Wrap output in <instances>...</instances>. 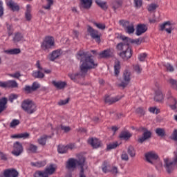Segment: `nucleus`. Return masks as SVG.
<instances>
[{
  "label": "nucleus",
  "instance_id": "nucleus-62",
  "mask_svg": "<svg viewBox=\"0 0 177 177\" xmlns=\"http://www.w3.org/2000/svg\"><path fill=\"white\" fill-rule=\"evenodd\" d=\"M61 129H62V131H64V132H70V131H71L70 127L67 126H61Z\"/></svg>",
  "mask_w": 177,
  "mask_h": 177
},
{
  "label": "nucleus",
  "instance_id": "nucleus-2",
  "mask_svg": "<svg viewBox=\"0 0 177 177\" xmlns=\"http://www.w3.org/2000/svg\"><path fill=\"white\" fill-rule=\"evenodd\" d=\"M121 39L124 41V43H119L116 46L117 50L121 51L118 53L120 57L123 59V60H128L132 57V49L129 47V41L131 39L128 37L122 36Z\"/></svg>",
  "mask_w": 177,
  "mask_h": 177
},
{
  "label": "nucleus",
  "instance_id": "nucleus-1",
  "mask_svg": "<svg viewBox=\"0 0 177 177\" xmlns=\"http://www.w3.org/2000/svg\"><path fill=\"white\" fill-rule=\"evenodd\" d=\"M77 57L80 62H82V64L80 66V72L75 74L69 73L68 75L71 80L75 82L78 78L85 77L86 73H88V70H91V68H96V67H97V63H95L93 58H92V54L89 53V52L80 50L77 53Z\"/></svg>",
  "mask_w": 177,
  "mask_h": 177
},
{
  "label": "nucleus",
  "instance_id": "nucleus-24",
  "mask_svg": "<svg viewBox=\"0 0 177 177\" xmlns=\"http://www.w3.org/2000/svg\"><path fill=\"white\" fill-rule=\"evenodd\" d=\"M23 39H24V35L20 32H17L15 33L12 41L14 44H16L17 42H20V41H23Z\"/></svg>",
  "mask_w": 177,
  "mask_h": 177
},
{
  "label": "nucleus",
  "instance_id": "nucleus-55",
  "mask_svg": "<svg viewBox=\"0 0 177 177\" xmlns=\"http://www.w3.org/2000/svg\"><path fill=\"white\" fill-rule=\"evenodd\" d=\"M93 24L100 30H104V28H106V25H104V24H97L96 22H94Z\"/></svg>",
  "mask_w": 177,
  "mask_h": 177
},
{
  "label": "nucleus",
  "instance_id": "nucleus-7",
  "mask_svg": "<svg viewBox=\"0 0 177 177\" xmlns=\"http://www.w3.org/2000/svg\"><path fill=\"white\" fill-rule=\"evenodd\" d=\"M145 158L147 162L151 164V165H157L156 162H160V158L158 155L154 151H149L145 153Z\"/></svg>",
  "mask_w": 177,
  "mask_h": 177
},
{
  "label": "nucleus",
  "instance_id": "nucleus-32",
  "mask_svg": "<svg viewBox=\"0 0 177 177\" xmlns=\"http://www.w3.org/2000/svg\"><path fill=\"white\" fill-rule=\"evenodd\" d=\"M19 84L15 80H8L7 81V88H18Z\"/></svg>",
  "mask_w": 177,
  "mask_h": 177
},
{
  "label": "nucleus",
  "instance_id": "nucleus-43",
  "mask_svg": "<svg viewBox=\"0 0 177 177\" xmlns=\"http://www.w3.org/2000/svg\"><path fill=\"white\" fill-rule=\"evenodd\" d=\"M32 167H37V168H41V167H45L46 163L45 162H31Z\"/></svg>",
  "mask_w": 177,
  "mask_h": 177
},
{
  "label": "nucleus",
  "instance_id": "nucleus-26",
  "mask_svg": "<svg viewBox=\"0 0 177 177\" xmlns=\"http://www.w3.org/2000/svg\"><path fill=\"white\" fill-rule=\"evenodd\" d=\"M131 136L132 134H131V133H129L128 131H122L119 135L120 139L123 140H128V139H129Z\"/></svg>",
  "mask_w": 177,
  "mask_h": 177
},
{
  "label": "nucleus",
  "instance_id": "nucleus-48",
  "mask_svg": "<svg viewBox=\"0 0 177 177\" xmlns=\"http://www.w3.org/2000/svg\"><path fill=\"white\" fill-rule=\"evenodd\" d=\"M19 124H20V120H19L17 119H14L10 122V128H16V127H17V125H19Z\"/></svg>",
  "mask_w": 177,
  "mask_h": 177
},
{
  "label": "nucleus",
  "instance_id": "nucleus-3",
  "mask_svg": "<svg viewBox=\"0 0 177 177\" xmlns=\"http://www.w3.org/2000/svg\"><path fill=\"white\" fill-rule=\"evenodd\" d=\"M85 157L82 155H79L77 156V159L70 158L66 162V169L69 171V172H73L77 167H80L81 169H84V167H85Z\"/></svg>",
  "mask_w": 177,
  "mask_h": 177
},
{
  "label": "nucleus",
  "instance_id": "nucleus-36",
  "mask_svg": "<svg viewBox=\"0 0 177 177\" xmlns=\"http://www.w3.org/2000/svg\"><path fill=\"white\" fill-rule=\"evenodd\" d=\"M127 153L132 158H133V157L136 156V151H135V148L131 145L129 146L127 149Z\"/></svg>",
  "mask_w": 177,
  "mask_h": 177
},
{
  "label": "nucleus",
  "instance_id": "nucleus-63",
  "mask_svg": "<svg viewBox=\"0 0 177 177\" xmlns=\"http://www.w3.org/2000/svg\"><path fill=\"white\" fill-rule=\"evenodd\" d=\"M0 88H8V82L0 81Z\"/></svg>",
  "mask_w": 177,
  "mask_h": 177
},
{
  "label": "nucleus",
  "instance_id": "nucleus-57",
  "mask_svg": "<svg viewBox=\"0 0 177 177\" xmlns=\"http://www.w3.org/2000/svg\"><path fill=\"white\" fill-rule=\"evenodd\" d=\"M21 139H28L30 138V133L25 132L19 133Z\"/></svg>",
  "mask_w": 177,
  "mask_h": 177
},
{
  "label": "nucleus",
  "instance_id": "nucleus-14",
  "mask_svg": "<svg viewBox=\"0 0 177 177\" xmlns=\"http://www.w3.org/2000/svg\"><path fill=\"white\" fill-rule=\"evenodd\" d=\"M147 31V26L145 24H138L136 27V35L140 37L142 34H145Z\"/></svg>",
  "mask_w": 177,
  "mask_h": 177
},
{
  "label": "nucleus",
  "instance_id": "nucleus-21",
  "mask_svg": "<svg viewBox=\"0 0 177 177\" xmlns=\"http://www.w3.org/2000/svg\"><path fill=\"white\" fill-rule=\"evenodd\" d=\"M60 57V50H53L50 54L48 55V59L50 62H55L56 59H59Z\"/></svg>",
  "mask_w": 177,
  "mask_h": 177
},
{
  "label": "nucleus",
  "instance_id": "nucleus-47",
  "mask_svg": "<svg viewBox=\"0 0 177 177\" xmlns=\"http://www.w3.org/2000/svg\"><path fill=\"white\" fill-rule=\"evenodd\" d=\"M118 146L119 145H118V142H117L111 143L107 146V150H113V149H117Z\"/></svg>",
  "mask_w": 177,
  "mask_h": 177
},
{
  "label": "nucleus",
  "instance_id": "nucleus-38",
  "mask_svg": "<svg viewBox=\"0 0 177 177\" xmlns=\"http://www.w3.org/2000/svg\"><path fill=\"white\" fill-rule=\"evenodd\" d=\"M46 139H48V136H43L37 140V142L39 145L45 146V145H46Z\"/></svg>",
  "mask_w": 177,
  "mask_h": 177
},
{
  "label": "nucleus",
  "instance_id": "nucleus-29",
  "mask_svg": "<svg viewBox=\"0 0 177 177\" xmlns=\"http://www.w3.org/2000/svg\"><path fill=\"white\" fill-rule=\"evenodd\" d=\"M55 171H56V169L53 167V165H50L49 167L46 168L44 172V174H46L48 177H49V175H53V174H55Z\"/></svg>",
  "mask_w": 177,
  "mask_h": 177
},
{
  "label": "nucleus",
  "instance_id": "nucleus-34",
  "mask_svg": "<svg viewBox=\"0 0 177 177\" xmlns=\"http://www.w3.org/2000/svg\"><path fill=\"white\" fill-rule=\"evenodd\" d=\"M167 99H169L170 102H173V104H170V108L171 109V110H176V108H177V101H176V99L174 98L171 95L167 97Z\"/></svg>",
  "mask_w": 177,
  "mask_h": 177
},
{
  "label": "nucleus",
  "instance_id": "nucleus-8",
  "mask_svg": "<svg viewBox=\"0 0 177 177\" xmlns=\"http://www.w3.org/2000/svg\"><path fill=\"white\" fill-rule=\"evenodd\" d=\"M159 31H166L167 34H171L175 30V24L171 21H167L159 25Z\"/></svg>",
  "mask_w": 177,
  "mask_h": 177
},
{
  "label": "nucleus",
  "instance_id": "nucleus-11",
  "mask_svg": "<svg viewBox=\"0 0 177 177\" xmlns=\"http://www.w3.org/2000/svg\"><path fill=\"white\" fill-rule=\"evenodd\" d=\"M21 153H23V145H21V143L19 142H15L13 145V150L12 151V154L16 157H18V156L21 154Z\"/></svg>",
  "mask_w": 177,
  "mask_h": 177
},
{
  "label": "nucleus",
  "instance_id": "nucleus-22",
  "mask_svg": "<svg viewBox=\"0 0 177 177\" xmlns=\"http://www.w3.org/2000/svg\"><path fill=\"white\" fill-rule=\"evenodd\" d=\"M151 138V132L149 130H147L145 131L142 134V137H140L138 139L139 143H143L145 140H147V139H150Z\"/></svg>",
  "mask_w": 177,
  "mask_h": 177
},
{
  "label": "nucleus",
  "instance_id": "nucleus-39",
  "mask_svg": "<svg viewBox=\"0 0 177 177\" xmlns=\"http://www.w3.org/2000/svg\"><path fill=\"white\" fill-rule=\"evenodd\" d=\"M34 78H44L45 75L41 72V71H34L32 74Z\"/></svg>",
  "mask_w": 177,
  "mask_h": 177
},
{
  "label": "nucleus",
  "instance_id": "nucleus-56",
  "mask_svg": "<svg viewBox=\"0 0 177 177\" xmlns=\"http://www.w3.org/2000/svg\"><path fill=\"white\" fill-rule=\"evenodd\" d=\"M8 32V36L10 37V35H13V30H12V26L11 25L8 24V23L6 24Z\"/></svg>",
  "mask_w": 177,
  "mask_h": 177
},
{
  "label": "nucleus",
  "instance_id": "nucleus-53",
  "mask_svg": "<svg viewBox=\"0 0 177 177\" xmlns=\"http://www.w3.org/2000/svg\"><path fill=\"white\" fill-rule=\"evenodd\" d=\"M19 96L17 94H11L8 97V100L10 103H13V100H16Z\"/></svg>",
  "mask_w": 177,
  "mask_h": 177
},
{
  "label": "nucleus",
  "instance_id": "nucleus-25",
  "mask_svg": "<svg viewBox=\"0 0 177 177\" xmlns=\"http://www.w3.org/2000/svg\"><path fill=\"white\" fill-rule=\"evenodd\" d=\"M6 104H8V98L2 97L0 99V114L6 110Z\"/></svg>",
  "mask_w": 177,
  "mask_h": 177
},
{
  "label": "nucleus",
  "instance_id": "nucleus-42",
  "mask_svg": "<svg viewBox=\"0 0 177 177\" xmlns=\"http://www.w3.org/2000/svg\"><path fill=\"white\" fill-rule=\"evenodd\" d=\"M157 8H158V5L154 3H152L148 6L147 10H148V12H154V10L157 9Z\"/></svg>",
  "mask_w": 177,
  "mask_h": 177
},
{
  "label": "nucleus",
  "instance_id": "nucleus-23",
  "mask_svg": "<svg viewBox=\"0 0 177 177\" xmlns=\"http://www.w3.org/2000/svg\"><path fill=\"white\" fill-rule=\"evenodd\" d=\"M31 10H32V7L31 5L28 4L26 6V10L25 12V18L27 21H30L31 19H32V16L31 15Z\"/></svg>",
  "mask_w": 177,
  "mask_h": 177
},
{
  "label": "nucleus",
  "instance_id": "nucleus-28",
  "mask_svg": "<svg viewBox=\"0 0 177 177\" xmlns=\"http://www.w3.org/2000/svg\"><path fill=\"white\" fill-rule=\"evenodd\" d=\"M154 100L155 102H158L159 103H161V102L164 100V95H162V93L160 91H156Z\"/></svg>",
  "mask_w": 177,
  "mask_h": 177
},
{
  "label": "nucleus",
  "instance_id": "nucleus-9",
  "mask_svg": "<svg viewBox=\"0 0 177 177\" xmlns=\"http://www.w3.org/2000/svg\"><path fill=\"white\" fill-rule=\"evenodd\" d=\"M132 74L128 70H125L123 72L122 80H120V83L118 84V86L121 88H127L128 85H129V82H131V76Z\"/></svg>",
  "mask_w": 177,
  "mask_h": 177
},
{
  "label": "nucleus",
  "instance_id": "nucleus-52",
  "mask_svg": "<svg viewBox=\"0 0 177 177\" xmlns=\"http://www.w3.org/2000/svg\"><path fill=\"white\" fill-rule=\"evenodd\" d=\"M146 57H147V54L146 53H141L138 55V60H140V62H145Z\"/></svg>",
  "mask_w": 177,
  "mask_h": 177
},
{
  "label": "nucleus",
  "instance_id": "nucleus-54",
  "mask_svg": "<svg viewBox=\"0 0 177 177\" xmlns=\"http://www.w3.org/2000/svg\"><path fill=\"white\" fill-rule=\"evenodd\" d=\"M70 102V98H67L66 100H61L58 102L59 106H64V104H67Z\"/></svg>",
  "mask_w": 177,
  "mask_h": 177
},
{
  "label": "nucleus",
  "instance_id": "nucleus-50",
  "mask_svg": "<svg viewBox=\"0 0 177 177\" xmlns=\"http://www.w3.org/2000/svg\"><path fill=\"white\" fill-rule=\"evenodd\" d=\"M102 171L104 172V174H107V172H110V169H109V165H107V162H104L102 164Z\"/></svg>",
  "mask_w": 177,
  "mask_h": 177
},
{
  "label": "nucleus",
  "instance_id": "nucleus-12",
  "mask_svg": "<svg viewBox=\"0 0 177 177\" xmlns=\"http://www.w3.org/2000/svg\"><path fill=\"white\" fill-rule=\"evenodd\" d=\"M40 86L37 82H33L31 86L26 85L25 87L22 89L24 92H26V93H32V92H35L37 89H39Z\"/></svg>",
  "mask_w": 177,
  "mask_h": 177
},
{
  "label": "nucleus",
  "instance_id": "nucleus-60",
  "mask_svg": "<svg viewBox=\"0 0 177 177\" xmlns=\"http://www.w3.org/2000/svg\"><path fill=\"white\" fill-rule=\"evenodd\" d=\"M109 172H111V174H113L114 175H117V174H118V168L115 166H113Z\"/></svg>",
  "mask_w": 177,
  "mask_h": 177
},
{
  "label": "nucleus",
  "instance_id": "nucleus-40",
  "mask_svg": "<svg viewBox=\"0 0 177 177\" xmlns=\"http://www.w3.org/2000/svg\"><path fill=\"white\" fill-rule=\"evenodd\" d=\"M97 5H98V6H100V8H101V9H102V10H106V9H108V6H107V3L106 2H103V1H96Z\"/></svg>",
  "mask_w": 177,
  "mask_h": 177
},
{
  "label": "nucleus",
  "instance_id": "nucleus-59",
  "mask_svg": "<svg viewBox=\"0 0 177 177\" xmlns=\"http://www.w3.org/2000/svg\"><path fill=\"white\" fill-rule=\"evenodd\" d=\"M137 114H140V115H145V109L139 107L136 109Z\"/></svg>",
  "mask_w": 177,
  "mask_h": 177
},
{
  "label": "nucleus",
  "instance_id": "nucleus-64",
  "mask_svg": "<svg viewBox=\"0 0 177 177\" xmlns=\"http://www.w3.org/2000/svg\"><path fill=\"white\" fill-rule=\"evenodd\" d=\"M173 140L177 142V129H174L172 133Z\"/></svg>",
  "mask_w": 177,
  "mask_h": 177
},
{
  "label": "nucleus",
  "instance_id": "nucleus-31",
  "mask_svg": "<svg viewBox=\"0 0 177 177\" xmlns=\"http://www.w3.org/2000/svg\"><path fill=\"white\" fill-rule=\"evenodd\" d=\"M27 150L29 153H35L38 151V147L34 144L29 143Z\"/></svg>",
  "mask_w": 177,
  "mask_h": 177
},
{
  "label": "nucleus",
  "instance_id": "nucleus-4",
  "mask_svg": "<svg viewBox=\"0 0 177 177\" xmlns=\"http://www.w3.org/2000/svg\"><path fill=\"white\" fill-rule=\"evenodd\" d=\"M21 107L25 113H27V114H34V113L37 111V105L30 99L24 100Z\"/></svg>",
  "mask_w": 177,
  "mask_h": 177
},
{
  "label": "nucleus",
  "instance_id": "nucleus-37",
  "mask_svg": "<svg viewBox=\"0 0 177 177\" xmlns=\"http://www.w3.org/2000/svg\"><path fill=\"white\" fill-rule=\"evenodd\" d=\"M57 151L59 153V154H64L67 153L66 146L59 145L57 148Z\"/></svg>",
  "mask_w": 177,
  "mask_h": 177
},
{
  "label": "nucleus",
  "instance_id": "nucleus-20",
  "mask_svg": "<svg viewBox=\"0 0 177 177\" xmlns=\"http://www.w3.org/2000/svg\"><path fill=\"white\" fill-rule=\"evenodd\" d=\"M88 145H91L93 147V149H97V147H100V141L97 138H89L88 140Z\"/></svg>",
  "mask_w": 177,
  "mask_h": 177
},
{
  "label": "nucleus",
  "instance_id": "nucleus-44",
  "mask_svg": "<svg viewBox=\"0 0 177 177\" xmlns=\"http://www.w3.org/2000/svg\"><path fill=\"white\" fill-rule=\"evenodd\" d=\"M143 41V38L140 37L138 39H131L129 41V44L131 42V44H136V45H140L142 44V41Z\"/></svg>",
  "mask_w": 177,
  "mask_h": 177
},
{
  "label": "nucleus",
  "instance_id": "nucleus-13",
  "mask_svg": "<svg viewBox=\"0 0 177 177\" xmlns=\"http://www.w3.org/2000/svg\"><path fill=\"white\" fill-rule=\"evenodd\" d=\"M19 176V172L14 169H7L4 170L3 175L0 177H17Z\"/></svg>",
  "mask_w": 177,
  "mask_h": 177
},
{
  "label": "nucleus",
  "instance_id": "nucleus-15",
  "mask_svg": "<svg viewBox=\"0 0 177 177\" xmlns=\"http://www.w3.org/2000/svg\"><path fill=\"white\" fill-rule=\"evenodd\" d=\"M6 5L8 6V8H10L12 12H19V10H20V6L19 4H17V3L13 1V0L7 1Z\"/></svg>",
  "mask_w": 177,
  "mask_h": 177
},
{
  "label": "nucleus",
  "instance_id": "nucleus-18",
  "mask_svg": "<svg viewBox=\"0 0 177 177\" xmlns=\"http://www.w3.org/2000/svg\"><path fill=\"white\" fill-rule=\"evenodd\" d=\"M122 97L118 95L116 97H110V96H106L105 97V103H108V104H113V103H116L118 100H121Z\"/></svg>",
  "mask_w": 177,
  "mask_h": 177
},
{
  "label": "nucleus",
  "instance_id": "nucleus-6",
  "mask_svg": "<svg viewBox=\"0 0 177 177\" xmlns=\"http://www.w3.org/2000/svg\"><path fill=\"white\" fill-rule=\"evenodd\" d=\"M119 24L123 27L127 34L131 35L135 32V25L133 23L130 22L129 21L121 19L119 21Z\"/></svg>",
  "mask_w": 177,
  "mask_h": 177
},
{
  "label": "nucleus",
  "instance_id": "nucleus-19",
  "mask_svg": "<svg viewBox=\"0 0 177 177\" xmlns=\"http://www.w3.org/2000/svg\"><path fill=\"white\" fill-rule=\"evenodd\" d=\"M112 55L110 50H104L98 54V59H109V57H111Z\"/></svg>",
  "mask_w": 177,
  "mask_h": 177
},
{
  "label": "nucleus",
  "instance_id": "nucleus-5",
  "mask_svg": "<svg viewBox=\"0 0 177 177\" xmlns=\"http://www.w3.org/2000/svg\"><path fill=\"white\" fill-rule=\"evenodd\" d=\"M55 48V38L53 37L47 36L44 41L41 44V49L47 53L50 52V49Z\"/></svg>",
  "mask_w": 177,
  "mask_h": 177
},
{
  "label": "nucleus",
  "instance_id": "nucleus-58",
  "mask_svg": "<svg viewBox=\"0 0 177 177\" xmlns=\"http://www.w3.org/2000/svg\"><path fill=\"white\" fill-rule=\"evenodd\" d=\"M165 67H166L167 71H170V73H173V71H174V66H172L171 64H165Z\"/></svg>",
  "mask_w": 177,
  "mask_h": 177
},
{
  "label": "nucleus",
  "instance_id": "nucleus-16",
  "mask_svg": "<svg viewBox=\"0 0 177 177\" xmlns=\"http://www.w3.org/2000/svg\"><path fill=\"white\" fill-rule=\"evenodd\" d=\"M92 0H80V8L88 10L90 8H92Z\"/></svg>",
  "mask_w": 177,
  "mask_h": 177
},
{
  "label": "nucleus",
  "instance_id": "nucleus-33",
  "mask_svg": "<svg viewBox=\"0 0 177 177\" xmlns=\"http://www.w3.org/2000/svg\"><path fill=\"white\" fill-rule=\"evenodd\" d=\"M21 52L20 48H14L4 50V53L7 55H19Z\"/></svg>",
  "mask_w": 177,
  "mask_h": 177
},
{
  "label": "nucleus",
  "instance_id": "nucleus-10",
  "mask_svg": "<svg viewBox=\"0 0 177 177\" xmlns=\"http://www.w3.org/2000/svg\"><path fill=\"white\" fill-rule=\"evenodd\" d=\"M87 32L91 35V38L93 39H95V42H97V44H100V33H99V31L93 29L91 26H88Z\"/></svg>",
  "mask_w": 177,
  "mask_h": 177
},
{
  "label": "nucleus",
  "instance_id": "nucleus-41",
  "mask_svg": "<svg viewBox=\"0 0 177 177\" xmlns=\"http://www.w3.org/2000/svg\"><path fill=\"white\" fill-rule=\"evenodd\" d=\"M133 3H134V8H136V9H140V8H142V6L143 5V1L133 0Z\"/></svg>",
  "mask_w": 177,
  "mask_h": 177
},
{
  "label": "nucleus",
  "instance_id": "nucleus-35",
  "mask_svg": "<svg viewBox=\"0 0 177 177\" xmlns=\"http://www.w3.org/2000/svg\"><path fill=\"white\" fill-rule=\"evenodd\" d=\"M155 132L156 135L160 138H164V136H165V129L164 128H157L156 129Z\"/></svg>",
  "mask_w": 177,
  "mask_h": 177
},
{
  "label": "nucleus",
  "instance_id": "nucleus-17",
  "mask_svg": "<svg viewBox=\"0 0 177 177\" xmlns=\"http://www.w3.org/2000/svg\"><path fill=\"white\" fill-rule=\"evenodd\" d=\"M122 0H113L111 1V7L114 12H117V9H120L122 6Z\"/></svg>",
  "mask_w": 177,
  "mask_h": 177
},
{
  "label": "nucleus",
  "instance_id": "nucleus-45",
  "mask_svg": "<svg viewBox=\"0 0 177 177\" xmlns=\"http://www.w3.org/2000/svg\"><path fill=\"white\" fill-rule=\"evenodd\" d=\"M167 82L170 84V86L171 88H174V89H176L177 87V80H175L174 79H169Z\"/></svg>",
  "mask_w": 177,
  "mask_h": 177
},
{
  "label": "nucleus",
  "instance_id": "nucleus-30",
  "mask_svg": "<svg viewBox=\"0 0 177 177\" xmlns=\"http://www.w3.org/2000/svg\"><path fill=\"white\" fill-rule=\"evenodd\" d=\"M120 70H121V64L120 61L117 60L114 64V73L115 75L118 76L120 74Z\"/></svg>",
  "mask_w": 177,
  "mask_h": 177
},
{
  "label": "nucleus",
  "instance_id": "nucleus-49",
  "mask_svg": "<svg viewBox=\"0 0 177 177\" xmlns=\"http://www.w3.org/2000/svg\"><path fill=\"white\" fill-rule=\"evenodd\" d=\"M121 160L122 161H129V156H128V153L125 151H123L121 154Z\"/></svg>",
  "mask_w": 177,
  "mask_h": 177
},
{
  "label": "nucleus",
  "instance_id": "nucleus-27",
  "mask_svg": "<svg viewBox=\"0 0 177 177\" xmlns=\"http://www.w3.org/2000/svg\"><path fill=\"white\" fill-rule=\"evenodd\" d=\"M53 85H54L57 89H64L67 85V83L66 82L53 81Z\"/></svg>",
  "mask_w": 177,
  "mask_h": 177
},
{
  "label": "nucleus",
  "instance_id": "nucleus-46",
  "mask_svg": "<svg viewBox=\"0 0 177 177\" xmlns=\"http://www.w3.org/2000/svg\"><path fill=\"white\" fill-rule=\"evenodd\" d=\"M47 5L44 6V9H46V10H50V6L53 5V0H46Z\"/></svg>",
  "mask_w": 177,
  "mask_h": 177
},
{
  "label": "nucleus",
  "instance_id": "nucleus-61",
  "mask_svg": "<svg viewBox=\"0 0 177 177\" xmlns=\"http://www.w3.org/2000/svg\"><path fill=\"white\" fill-rule=\"evenodd\" d=\"M9 75L12 78H20V77H21V75L19 72H17L14 74H10Z\"/></svg>",
  "mask_w": 177,
  "mask_h": 177
},
{
  "label": "nucleus",
  "instance_id": "nucleus-51",
  "mask_svg": "<svg viewBox=\"0 0 177 177\" xmlns=\"http://www.w3.org/2000/svg\"><path fill=\"white\" fill-rule=\"evenodd\" d=\"M34 177H48V174L44 171H39L35 174Z\"/></svg>",
  "mask_w": 177,
  "mask_h": 177
}]
</instances>
